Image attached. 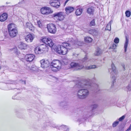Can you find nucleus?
Returning <instances> with one entry per match:
<instances>
[{"label": "nucleus", "instance_id": "f8f14e48", "mask_svg": "<svg viewBox=\"0 0 131 131\" xmlns=\"http://www.w3.org/2000/svg\"><path fill=\"white\" fill-rule=\"evenodd\" d=\"M56 31V28L55 26L53 24H51L50 25V33L54 34Z\"/></svg>", "mask_w": 131, "mask_h": 131}, {"label": "nucleus", "instance_id": "0e129e2a", "mask_svg": "<svg viewBox=\"0 0 131 131\" xmlns=\"http://www.w3.org/2000/svg\"><path fill=\"white\" fill-rule=\"evenodd\" d=\"M4 7V6H2L1 7Z\"/></svg>", "mask_w": 131, "mask_h": 131}, {"label": "nucleus", "instance_id": "2f4dec72", "mask_svg": "<svg viewBox=\"0 0 131 131\" xmlns=\"http://www.w3.org/2000/svg\"><path fill=\"white\" fill-rule=\"evenodd\" d=\"M125 14H126V16L127 17H129L131 14L130 12L128 10L126 11Z\"/></svg>", "mask_w": 131, "mask_h": 131}, {"label": "nucleus", "instance_id": "c85d7f7f", "mask_svg": "<svg viewBox=\"0 0 131 131\" xmlns=\"http://www.w3.org/2000/svg\"><path fill=\"white\" fill-rule=\"evenodd\" d=\"M92 40V39L91 37H87L84 38V40L85 41L88 42H91Z\"/></svg>", "mask_w": 131, "mask_h": 131}, {"label": "nucleus", "instance_id": "c756f323", "mask_svg": "<svg viewBox=\"0 0 131 131\" xmlns=\"http://www.w3.org/2000/svg\"><path fill=\"white\" fill-rule=\"evenodd\" d=\"M50 47L51 48V49L52 50V48L53 47L54 48L56 46L54 45V43L52 42V40L50 39Z\"/></svg>", "mask_w": 131, "mask_h": 131}, {"label": "nucleus", "instance_id": "39448f33", "mask_svg": "<svg viewBox=\"0 0 131 131\" xmlns=\"http://www.w3.org/2000/svg\"><path fill=\"white\" fill-rule=\"evenodd\" d=\"M8 29L10 36L13 38L15 37L18 33L17 28L13 24H10L8 26Z\"/></svg>", "mask_w": 131, "mask_h": 131}, {"label": "nucleus", "instance_id": "aec40b11", "mask_svg": "<svg viewBox=\"0 0 131 131\" xmlns=\"http://www.w3.org/2000/svg\"><path fill=\"white\" fill-rule=\"evenodd\" d=\"M102 50L99 47H97L96 50L95 55L96 56H99L102 54Z\"/></svg>", "mask_w": 131, "mask_h": 131}, {"label": "nucleus", "instance_id": "49530a36", "mask_svg": "<svg viewBox=\"0 0 131 131\" xmlns=\"http://www.w3.org/2000/svg\"><path fill=\"white\" fill-rule=\"evenodd\" d=\"M61 127L62 128H63L64 130H66V128H67V126L64 125H62L61 126Z\"/></svg>", "mask_w": 131, "mask_h": 131}, {"label": "nucleus", "instance_id": "c03bdc74", "mask_svg": "<svg viewBox=\"0 0 131 131\" xmlns=\"http://www.w3.org/2000/svg\"><path fill=\"white\" fill-rule=\"evenodd\" d=\"M37 24L38 26L40 28H41L42 26L41 22L40 20L37 21Z\"/></svg>", "mask_w": 131, "mask_h": 131}, {"label": "nucleus", "instance_id": "f3484780", "mask_svg": "<svg viewBox=\"0 0 131 131\" xmlns=\"http://www.w3.org/2000/svg\"><path fill=\"white\" fill-rule=\"evenodd\" d=\"M8 17L7 14L5 13L3 14L0 16V21L3 22L6 20Z\"/></svg>", "mask_w": 131, "mask_h": 131}, {"label": "nucleus", "instance_id": "1a4fd4ad", "mask_svg": "<svg viewBox=\"0 0 131 131\" xmlns=\"http://www.w3.org/2000/svg\"><path fill=\"white\" fill-rule=\"evenodd\" d=\"M35 57V56L32 54H27L25 56V59L27 61L30 62L33 60Z\"/></svg>", "mask_w": 131, "mask_h": 131}, {"label": "nucleus", "instance_id": "37998d69", "mask_svg": "<svg viewBox=\"0 0 131 131\" xmlns=\"http://www.w3.org/2000/svg\"><path fill=\"white\" fill-rule=\"evenodd\" d=\"M119 40L118 38H116L114 39V42L116 43H118L119 42Z\"/></svg>", "mask_w": 131, "mask_h": 131}, {"label": "nucleus", "instance_id": "338daca9", "mask_svg": "<svg viewBox=\"0 0 131 131\" xmlns=\"http://www.w3.org/2000/svg\"><path fill=\"white\" fill-rule=\"evenodd\" d=\"M50 76H52V75H50Z\"/></svg>", "mask_w": 131, "mask_h": 131}, {"label": "nucleus", "instance_id": "a19ab883", "mask_svg": "<svg viewBox=\"0 0 131 131\" xmlns=\"http://www.w3.org/2000/svg\"><path fill=\"white\" fill-rule=\"evenodd\" d=\"M124 127L122 126H120L119 127L117 131H123L124 130Z\"/></svg>", "mask_w": 131, "mask_h": 131}, {"label": "nucleus", "instance_id": "dca6fc26", "mask_svg": "<svg viewBox=\"0 0 131 131\" xmlns=\"http://www.w3.org/2000/svg\"><path fill=\"white\" fill-rule=\"evenodd\" d=\"M56 1L55 2H52L51 3H50V4L51 5L54 7L56 8H59L60 6V2H56Z\"/></svg>", "mask_w": 131, "mask_h": 131}, {"label": "nucleus", "instance_id": "f03ea898", "mask_svg": "<svg viewBox=\"0 0 131 131\" xmlns=\"http://www.w3.org/2000/svg\"><path fill=\"white\" fill-rule=\"evenodd\" d=\"M71 45L69 43H63L61 45H58L56 46L54 48H52V51H55L60 54L65 55L67 53L68 49H71Z\"/></svg>", "mask_w": 131, "mask_h": 131}, {"label": "nucleus", "instance_id": "e433bc0d", "mask_svg": "<svg viewBox=\"0 0 131 131\" xmlns=\"http://www.w3.org/2000/svg\"><path fill=\"white\" fill-rule=\"evenodd\" d=\"M50 126L51 127H53V128L56 127V126L55 125L53 124V122H50Z\"/></svg>", "mask_w": 131, "mask_h": 131}, {"label": "nucleus", "instance_id": "79ce46f5", "mask_svg": "<svg viewBox=\"0 0 131 131\" xmlns=\"http://www.w3.org/2000/svg\"><path fill=\"white\" fill-rule=\"evenodd\" d=\"M42 46V44H40L38 46L39 48L41 50V51H42L43 52V51H44V49H43V47Z\"/></svg>", "mask_w": 131, "mask_h": 131}, {"label": "nucleus", "instance_id": "58836bf2", "mask_svg": "<svg viewBox=\"0 0 131 131\" xmlns=\"http://www.w3.org/2000/svg\"><path fill=\"white\" fill-rule=\"evenodd\" d=\"M105 29L106 30H111V25L110 24H108L106 26L105 28Z\"/></svg>", "mask_w": 131, "mask_h": 131}, {"label": "nucleus", "instance_id": "b1692460", "mask_svg": "<svg viewBox=\"0 0 131 131\" xmlns=\"http://www.w3.org/2000/svg\"><path fill=\"white\" fill-rule=\"evenodd\" d=\"M82 8L77 9L75 12L76 15L77 16L80 15L82 13Z\"/></svg>", "mask_w": 131, "mask_h": 131}, {"label": "nucleus", "instance_id": "7ed1b4c3", "mask_svg": "<svg viewBox=\"0 0 131 131\" xmlns=\"http://www.w3.org/2000/svg\"><path fill=\"white\" fill-rule=\"evenodd\" d=\"M88 61V59L86 56L82 60H79L78 62H71L70 64V66L71 68L76 67L77 70H80L84 67V64Z\"/></svg>", "mask_w": 131, "mask_h": 131}, {"label": "nucleus", "instance_id": "5fc2aeb1", "mask_svg": "<svg viewBox=\"0 0 131 131\" xmlns=\"http://www.w3.org/2000/svg\"><path fill=\"white\" fill-rule=\"evenodd\" d=\"M53 12V11L52 10H51L50 8V13H52Z\"/></svg>", "mask_w": 131, "mask_h": 131}, {"label": "nucleus", "instance_id": "e2e57ef3", "mask_svg": "<svg viewBox=\"0 0 131 131\" xmlns=\"http://www.w3.org/2000/svg\"><path fill=\"white\" fill-rule=\"evenodd\" d=\"M60 0H57V2H60Z\"/></svg>", "mask_w": 131, "mask_h": 131}, {"label": "nucleus", "instance_id": "bb28decb", "mask_svg": "<svg viewBox=\"0 0 131 131\" xmlns=\"http://www.w3.org/2000/svg\"><path fill=\"white\" fill-rule=\"evenodd\" d=\"M53 64H60V61L58 60H54L51 63L50 66H52Z\"/></svg>", "mask_w": 131, "mask_h": 131}, {"label": "nucleus", "instance_id": "bf43d9fd", "mask_svg": "<svg viewBox=\"0 0 131 131\" xmlns=\"http://www.w3.org/2000/svg\"><path fill=\"white\" fill-rule=\"evenodd\" d=\"M12 98L13 99H16V98H14V96H13L12 97Z\"/></svg>", "mask_w": 131, "mask_h": 131}, {"label": "nucleus", "instance_id": "a211bd4d", "mask_svg": "<svg viewBox=\"0 0 131 131\" xmlns=\"http://www.w3.org/2000/svg\"><path fill=\"white\" fill-rule=\"evenodd\" d=\"M74 9V7L71 6H68L66 7L65 10L66 12V14H69L73 12Z\"/></svg>", "mask_w": 131, "mask_h": 131}, {"label": "nucleus", "instance_id": "774afa93", "mask_svg": "<svg viewBox=\"0 0 131 131\" xmlns=\"http://www.w3.org/2000/svg\"><path fill=\"white\" fill-rule=\"evenodd\" d=\"M78 90V89L77 90Z\"/></svg>", "mask_w": 131, "mask_h": 131}, {"label": "nucleus", "instance_id": "8fccbe9b", "mask_svg": "<svg viewBox=\"0 0 131 131\" xmlns=\"http://www.w3.org/2000/svg\"><path fill=\"white\" fill-rule=\"evenodd\" d=\"M127 88L129 91H130L131 89V85L130 84L128 85Z\"/></svg>", "mask_w": 131, "mask_h": 131}, {"label": "nucleus", "instance_id": "393cba45", "mask_svg": "<svg viewBox=\"0 0 131 131\" xmlns=\"http://www.w3.org/2000/svg\"><path fill=\"white\" fill-rule=\"evenodd\" d=\"M94 12V9L92 7L88 8L87 10V13L90 14H93Z\"/></svg>", "mask_w": 131, "mask_h": 131}, {"label": "nucleus", "instance_id": "13d9d810", "mask_svg": "<svg viewBox=\"0 0 131 131\" xmlns=\"http://www.w3.org/2000/svg\"><path fill=\"white\" fill-rule=\"evenodd\" d=\"M68 2V1L66 0V2H65L64 3V6H65L66 5V4Z\"/></svg>", "mask_w": 131, "mask_h": 131}, {"label": "nucleus", "instance_id": "6e6552de", "mask_svg": "<svg viewBox=\"0 0 131 131\" xmlns=\"http://www.w3.org/2000/svg\"><path fill=\"white\" fill-rule=\"evenodd\" d=\"M34 38V35L29 34L27 35L25 37V40L27 42H32Z\"/></svg>", "mask_w": 131, "mask_h": 131}, {"label": "nucleus", "instance_id": "603ef678", "mask_svg": "<svg viewBox=\"0 0 131 131\" xmlns=\"http://www.w3.org/2000/svg\"><path fill=\"white\" fill-rule=\"evenodd\" d=\"M49 25V24H47V28L48 31V32H49V28L48 26V25Z\"/></svg>", "mask_w": 131, "mask_h": 131}, {"label": "nucleus", "instance_id": "6ab92c4d", "mask_svg": "<svg viewBox=\"0 0 131 131\" xmlns=\"http://www.w3.org/2000/svg\"><path fill=\"white\" fill-rule=\"evenodd\" d=\"M26 26L27 28L31 31H34V27L33 26L32 24L30 23L27 22L26 24Z\"/></svg>", "mask_w": 131, "mask_h": 131}, {"label": "nucleus", "instance_id": "0eeeda50", "mask_svg": "<svg viewBox=\"0 0 131 131\" xmlns=\"http://www.w3.org/2000/svg\"><path fill=\"white\" fill-rule=\"evenodd\" d=\"M56 16L58 17V20L59 21L63 20L64 18L63 13L62 12H59L55 13L53 14L52 17H53Z\"/></svg>", "mask_w": 131, "mask_h": 131}, {"label": "nucleus", "instance_id": "423d86ee", "mask_svg": "<svg viewBox=\"0 0 131 131\" xmlns=\"http://www.w3.org/2000/svg\"><path fill=\"white\" fill-rule=\"evenodd\" d=\"M41 67L45 69L46 72H48L49 67V61L48 60H42L40 61Z\"/></svg>", "mask_w": 131, "mask_h": 131}, {"label": "nucleus", "instance_id": "20e7f679", "mask_svg": "<svg viewBox=\"0 0 131 131\" xmlns=\"http://www.w3.org/2000/svg\"><path fill=\"white\" fill-rule=\"evenodd\" d=\"M4 83H0V89L5 90H8L14 89L13 88L11 87L12 86L7 84H16L17 83L16 81L10 80L5 81Z\"/></svg>", "mask_w": 131, "mask_h": 131}, {"label": "nucleus", "instance_id": "ddd939ff", "mask_svg": "<svg viewBox=\"0 0 131 131\" xmlns=\"http://www.w3.org/2000/svg\"><path fill=\"white\" fill-rule=\"evenodd\" d=\"M59 105L62 108L67 109L68 107V102L65 101L61 102L59 103Z\"/></svg>", "mask_w": 131, "mask_h": 131}, {"label": "nucleus", "instance_id": "4c0bfd02", "mask_svg": "<svg viewBox=\"0 0 131 131\" xmlns=\"http://www.w3.org/2000/svg\"><path fill=\"white\" fill-rule=\"evenodd\" d=\"M112 69L113 71L115 73L116 72V67L115 66L114 64L113 63H112Z\"/></svg>", "mask_w": 131, "mask_h": 131}, {"label": "nucleus", "instance_id": "a18cd8bd", "mask_svg": "<svg viewBox=\"0 0 131 131\" xmlns=\"http://www.w3.org/2000/svg\"><path fill=\"white\" fill-rule=\"evenodd\" d=\"M125 117V115H123L122 116V117L119 118L118 119L119 121H122L124 119Z\"/></svg>", "mask_w": 131, "mask_h": 131}, {"label": "nucleus", "instance_id": "7c9ffc66", "mask_svg": "<svg viewBox=\"0 0 131 131\" xmlns=\"http://www.w3.org/2000/svg\"><path fill=\"white\" fill-rule=\"evenodd\" d=\"M50 66L51 67L57 68L59 69H60L61 68V65L60 64H53L52 66Z\"/></svg>", "mask_w": 131, "mask_h": 131}, {"label": "nucleus", "instance_id": "864d4df0", "mask_svg": "<svg viewBox=\"0 0 131 131\" xmlns=\"http://www.w3.org/2000/svg\"><path fill=\"white\" fill-rule=\"evenodd\" d=\"M65 131H69V129L67 126V128H66V130H65Z\"/></svg>", "mask_w": 131, "mask_h": 131}, {"label": "nucleus", "instance_id": "4be33fe9", "mask_svg": "<svg viewBox=\"0 0 131 131\" xmlns=\"http://www.w3.org/2000/svg\"><path fill=\"white\" fill-rule=\"evenodd\" d=\"M43 49L44 50V51H48L49 49L48 46H49V43H47V44L46 43H43L42 44Z\"/></svg>", "mask_w": 131, "mask_h": 131}, {"label": "nucleus", "instance_id": "680f3d73", "mask_svg": "<svg viewBox=\"0 0 131 131\" xmlns=\"http://www.w3.org/2000/svg\"><path fill=\"white\" fill-rule=\"evenodd\" d=\"M129 130H128V129H127L126 131H129Z\"/></svg>", "mask_w": 131, "mask_h": 131}, {"label": "nucleus", "instance_id": "6e6d98bb", "mask_svg": "<svg viewBox=\"0 0 131 131\" xmlns=\"http://www.w3.org/2000/svg\"><path fill=\"white\" fill-rule=\"evenodd\" d=\"M122 66L123 67L124 69L125 70V68L124 65V64H122Z\"/></svg>", "mask_w": 131, "mask_h": 131}, {"label": "nucleus", "instance_id": "de8ad7c7", "mask_svg": "<svg viewBox=\"0 0 131 131\" xmlns=\"http://www.w3.org/2000/svg\"><path fill=\"white\" fill-rule=\"evenodd\" d=\"M116 47V45L115 44H113L112 45V48L113 49H115Z\"/></svg>", "mask_w": 131, "mask_h": 131}, {"label": "nucleus", "instance_id": "052dcab7", "mask_svg": "<svg viewBox=\"0 0 131 131\" xmlns=\"http://www.w3.org/2000/svg\"><path fill=\"white\" fill-rule=\"evenodd\" d=\"M112 22H113V21L111 20V21L109 23H112Z\"/></svg>", "mask_w": 131, "mask_h": 131}, {"label": "nucleus", "instance_id": "4468645a", "mask_svg": "<svg viewBox=\"0 0 131 131\" xmlns=\"http://www.w3.org/2000/svg\"><path fill=\"white\" fill-rule=\"evenodd\" d=\"M70 44L71 45L70 47L71 48V49L73 48H76L79 46H81L82 44V43L81 42L78 41L74 44H72V45L71 44Z\"/></svg>", "mask_w": 131, "mask_h": 131}, {"label": "nucleus", "instance_id": "f704fd0d", "mask_svg": "<svg viewBox=\"0 0 131 131\" xmlns=\"http://www.w3.org/2000/svg\"><path fill=\"white\" fill-rule=\"evenodd\" d=\"M95 20L94 19L92 20L90 22V26H92L95 25Z\"/></svg>", "mask_w": 131, "mask_h": 131}, {"label": "nucleus", "instance_id": "cd10ccee", "mask_svg": "<svg viewBox=\"0 0 131 131\" xmlns=\"http://www.w3.org/2000/svg\"><path fill=\"white\" fill-rule=\"evenodd\" d=\"M89 33L92 35H95L96 34V31L94 29H90L89 30Z\"/></svg>", "mask_w": 131, "mask_h": 131}, {"label": "nucleus", "instance_id": "9d476101", "mask_svg": "<svg viewBox=\"0 0 131 131\" xmlns=\"http://www.w3.org/2000/svg\"><path fill=\"white\" fill-rule=\"evenodd\" d=\"M97 107V105L96 104H94L92 105L91 106V108H92V111L90 112L91 113H90L89 114L87 115V117H88L92 116L94 114V112L95 111L96 108Z\"/></svg>", "mask_w": 131, "mask_h": 131}, {"label": "nucleus", "instance_id": "c9c22d12", "mask_svg": "<svg viewBox=\"0 0 131 131\" xmlns=\"http://www.w3.org/2000/svg\"><path fill=\"white\" fill-rule=\"evenodd\" d=\"M119 121H115L112 124V126L113 127H116L119 124Z\"/></svg>", "mask_w": 131, "mask_h": 131}, {"label": "nucleus", "instance_id": "69168bd1", "mask_svg": "<svg viewBox=\"0 0 131 131\" xmlns=\"http://www.w3.org/2000/svg\"><path fill=\"white\" fill-rule=\"evenodd\" d=\"M1 69V67L0 66V69Z\"/></svg>", "mask_w": 131, "mask_h": 131}, {"label": "nucleus", "instance_id": "a878e982", "mask_svg": "<svg viewBox=\"0 0 131 131\" xmlns=\"http://www.w3.org/2000/svg\"><path fill=\"white\" fill-rule=\"evenodd\" d=\"M96 66L95 65H90L89 66L86 67L85 68L86 70H89L91 69H94L96 68Z\"/></svg>", "mask_w": 131, "mask_h": 131}, {"label": "nucleus", "instance_id": "2eb2a0df", "mask_svg": "<svg viewBox=\"0 0 131 131\" xmlns=\"http://www.w3.org/2000/svg\"><path fill=\"white\" fill-rule=\"evenodd\" d=\"M28 45L22 42H21L18 46L19 48L21 50H25L27 48Z\"/></svg>", "mask_w": 131, "mask_h": 131}, {"label": "nucleus", "instance_id": "5701e85b", "mask_svg": "<svg viewBox=\"0 0 131 131\" xmlns=\"http://www.w3.org/2000/svg\"><path fill=\"white\" fill-rule=\"evenodd\" d=\"M41 51L38 46L36 47L34 50L36 54L42 53L43 52Z\"/></svg>", "mask_w": 131, "mask_h": 131}, {"label": "nucleus", "instance_id": "ea45409f", "mask_svg": "<svg viewBox=\"0 0 131 131\" xmlns=\"http://www.w3.org/2000/svg\"><path fill=\"white\" fill-rule=\"evenodd\" d=\"M51 67V70L53 71L56 72L58 70H59L60 69H58L57 68H55Z\"/></svg>", "mask_w": 131, "mask_h": 131}, {"label": "nucleus", "instance_id": "4d7b16f0", "mask_svg": "<svg viewBox=\"0 0 131 131\" xmlns=\"http://www.w3.org/2000/svg\"><path fill=\"white\" fill-rule=\"evenodd\" d=\"M81 120L80 119H79L77 121L78 122H81Z\"/></svg>", "mask_w": 131, "mask_h": 131}, {"label": "nucleus", "instance_id": "9b49d317", "mask_svg": "<svg viewBox=\"0 0 131 131\" xmlns=\"http://www.w3.org/2000/svg\"><path fill=\"white\" fill-rule=\"evenodd\" d=\"M41 13L43 14L48 15L49 14V8L44 7L40 9Z\"/></svg>", "mask_w": 131, "mask_h": 131}, {"label": "nucleus", "instance_id": "72a5a7b5", "mask_svg": "<svg viewBox=\"0 0 131 131\" xmlns=\"http://www.w3.org/2000/svg\"><path fill=\"white\" fill-rule=\"evenodd\" d=\"M112 84L111 85V87H113L114 86V83L115 82V76H114L112 77Z\"/></svg>", "mask_w": 131, "mask_h": 131}, {"label": "nucleus", "instance_id": "f257e3e1", "mask_svg": "<svg viewBox=\"0 0 131 131\" xmlns=\"http://www.w3.org/2000/svg\"><path fill=\"white\" fill-rule=\"evenodd\" d=\"M85 88L79 90L78 91L77 96L80 99H84L89 94V90L94 91L95 93L98 92L99 90L98 86L96 84L92 83V81L87 79L81 81L77 84L74 87V88Z\"/></svg>", "mask_w": 131, "mask_h": 131}, {"label": "nucleus", "instance_id": "473e14b6", "mask_svg": "<svg viewBox=\"0 0 131 131\" xmlns=\"http://www.w3.org/2000/svg\"><path fill=\"white\" fill-rule=\"evenodd\" d=\"M42 41L43 42V43H46V42H48L49 41V39L48 38H43L42 39Z\"/></svg>", "mask_w": 131, "mask_h": 131}, {"label": "nucleus", "instance_id": "09e8293b", "mask_svg": "<svg viewBox=\"0 0 131 131\" xmlns=\"http://www.w3.org/2000/svg\"><path fill=\"white\" fill-rule=\"evenodd\" d=\"M19 81L21 82H22V83L24 84H26V81L25 80H22L21 79L20 80H19Z\"/></svg>", "mask_w": 131, "mask_h": 131}, {"label": "nucleus", "instance_id": "412c9836", "mask_svg": "<svg viewBox=\"0 0 131 131\" xmlns=\"http://www.w3.org/2000/svg\"><path fill=\"white\" fill-rule=\"evenodd\" d=\"M126 40L124 44V48L125 52H126L127 50V48L128 46V42L129 41L128 39L126 36H125Z\"/></svg>", "mask_w": 131, "mask_h": 131}, {"label": "nucleus", "instance_id": "3c124183", "mask_svg": "<svg viewBox=\"0 0 131 131\" xmlns=\"http://www.w3.org/2000/svg\"><path fill=\"white\" fill-rule=\"evenodd\" d=\"M127 129L129 130L131 129V124L130 125L129 127Z\"/></svg>", "mask_w": 131, "mask_h": 131}]
</instances>
